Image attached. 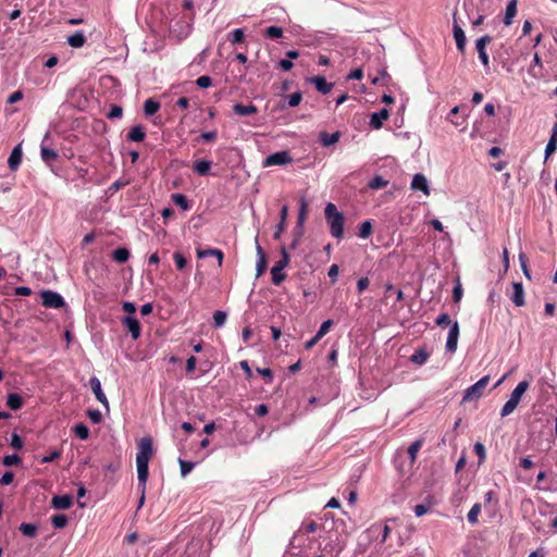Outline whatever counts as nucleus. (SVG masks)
<instances>
[{
    "mask_svg": "<svg viewBox=\"0 0 557 557\" xmlns=\"http://www.w3.org/2000/svg\"><path fill=\"white\" fill-rule=\"evenodd\" d=\"M153 455L152 440L143 437L138 442V451L136 455L137 478L140 485L145 486L149 475V460Z\"/></svg>",
    "mask_w": 557,
    "mask_h": 557,
    "instance_id": "1",
    "label": "nucleus"
},
{
    "mask_svg": "<svg viewBox=\"0 0 557 557\" xmlns=\"http://www.w3.org/2000/svg\"><path fill=\"white\" fill-rule=\"evenodd\" d=\"M325 220L330 226L331 235L337 239L343 238L345 218L336 206L332 202L327 203L324 209Z\"/></svg>",
    "mask_w": 557,
    "mask_h": 557,
    "instance_id": "2",
    "label": "nucleus"
},
{
    "mask_svg": "<svg viewBox=\"0 0 557 557\" xmlns=\"http://www.w3.org/2000/svg\"><path fill=\"white\" fill-rule=\"evenodd\" d=\"M281 259L271 269V281L278 286L285 278L286 274L283 270L289 264L290 257L285 246L281 247Z\"/></svg>",
    "mask_w": 557,
    "mask_h": 557,
    "instance_id": "3",
    "label": "nucleus"
},
{
    "mask_svg": "<svg viewBox=\"0 0 557 557\" xmlns=\"http://www.w3.org/2000/svg\"><path fill=\"white\" fill-rule=\"evenodd\" d=\"M490 382V376L485 375L482 379H480L475 384L468 387L465 392L462 401H472L476 400L480 397H482L487 384Z\"/></svg>",
    "mask_w": 557,
    "mask_h": 557,
    "instance_id": "4",
    "label": "nucleus"
},
{
    "mask_svg": "<svg viewBox=\"0 0 557 557\" xmlns=\"http://www.w3.org/2000/svg\"><path fill=\"white\" fill-rule=\"evenodd\" d=\"M40 297L46 308L59 309L65 305L63 297L52 290H42Z\"/></svg>",
    "mask_w": 557,
    "mask_h": 557,
    "instance_id": "5",
    "label": "nucleus"
},
{
    "mask_svg": "<svg viewBox=\"0 0 557 557\" xmlns=\"http://www.w3.org/2000/svg\"><path fill=\"white\" fill-rule=\"evenodd\" d=\"M292 161L293 158L290 157L289 151L283 150L269 154L263 161V166L285 165Z\"/></svg>",
    "mask_w": 557,
    "mask_h": 557,
    "instance_id": "6",
    "label": "nucleus"
},
{
    "mask_svg": "<svg viewBox=\"0 0 557 557\" xmlns=\"http://www.w3.org/2000/svg\"><path fill=\"white\" fill-rule=\"evenodd\" d=\"M122 325L131 333L133 339H138L141 334L139 320L135 315H126L121 320Z\"/></svg>",
    "mask_w": 557,
    "mask_h": 557,
    "instance_id": "7",
    "label": "nucleus"
},
{
    "mask_svg": "<svg viewBox=\"0 0 557 557\" xmlns=\"http://www.w3.org/2000/svg\"><path fill=\"white\" fill-rule=\"evenodd\" d=\"M492 42V37L490 35H484L481 38H479L475 42V49L479 54V59L481 60L484 67H488L490 60L488 55L486 53V46Z\"/></svg>",
    "mask_w": 557,
    "mask_h": 557,
    "instance_id": "8",
    "label": "nucleus"
},
{
    "mask_svg": "<svg viewBox=\"0 0 557 557\" xmlns=\"http://www.w3.org/2000/svg\"><path fill=\"white\" fill-rule=\"evenodd\" d=\"M89 386L95 394L96 399L101 403L107 409L109 408V401L101 388V382L98 377L92 376L89 380Z\"/></svg>",
    "mask_w": 557,
    "mask_h": 557,
    "instance_id": "9",
    "label": "nucleus"
},
{
    "mask_svg": "<svg viewBox=\"0 0 557 557\" xmlns=\"http://www.w3.org/2000/svg\"><path fill=\"white\" fill-rule=\"evenodd\" d=\"M459 338V324L458 322H454L448 332L447 341H446V349L450 352L456 351L457 344Z\"/></svg>",
    "mask_w": 557,
    "mask_h": 557,
    "instance_id": "10",
    "label": "nucleus"
},
{
    "mask_svg": "<svg viewBox=\"0 0 557 557\" xmlns=\"http://www.w3.org/2000/svg\"><path fill=\"white\" fill-rule=\"evenodd\" d=\"M389 117V111L386 108L381 109L379 112H374L370 119V126L373 129H380L383 126V122Z\"/></svg>",
    "mask_w": 557,
    "mask_h": 557,
    "instance_id": "11",
    "label": "nucleus"
},
{
    "mask_svg": "<svg viewBox=\"0 0 557 557\" xmlns=\"http://www.w3.org/2000/svg\"><path fill=\"white\" fill-rule=\"evenodd\" d=\"M411 189L421 190L424 195L429 196L430 187L426 177L421 173L416 174L411 182Z\"/></svg>",
    "mask_w": 557,
    "mask_h": 557,
    "instance_id": "12",
    "label": "nucleus"
},
{
    "mask_svg": "<svg viewBox=\"0 0 557 557\" xmlns=\"http://www.w3.org/2000/svg\"><path fill=\"white\" fill-rule=\"evenodd\" d=\"M73 504V497L71 495H57L52 497L51 505L53 508L59 510L69 509Z\"/></svg>",
    "mask_w": 557,
    "mask_h": 557,
    "instance_id": "13",
    "label": "nucleus"
},
{
    "mask_svg": "<svg viewBox=\"0 0 557 557\" xmlns=\"http://www.w3.org/2000/svg\"><path fill=\"white\" fill-rule=\"evenodd\" d=\"M512 295L510 296L511 301L517 307H522L524 305V289L523 285L520 282L512 283Z\"/></svg>",
    "mask_w": 557,
    "mask_h": 557,
    "instance_id": "14",
    "label": "nucleus"
},
{
    "mask_svg": "<svg viewBox=\"0 0 557 557\" xmlns=\"http://www.w3.org/2000/svg\"><path fill=\"white\" fill-rule=\"evenodd\" d=\"M197 257L199 259L207 258V257H211V258L215 257L218 259L219 267H221L223 263L224 253L221 249H216V248L197 249Z\"/></svg>",
    "mask_w": 557,
    "mask_h": 557,
    "instance_id": "15",
    "label": "nucleus"
},
{
    "mask_svg": "<svg viewBox=\"0 0 557 557\" xmlns=\"http://www.w3.org/2000/svg\"><path fill=\"white\" fill-rule=\"evenodd\" d=\"M454 16H456V14ZM454 38L457 49L463 53L466 49V35L462 28L457 24L456 17H454Z\"/></svg>",
    "mask_w": 557,
    "mask_h": 557,
    "instance_id": "16",
    "label": "nucleus"
},
{
    "mask_svg": "<svg viewBox=\"0 0 557 557\" xmlns=\"http://www.w3.org/2000/svg\"><path fill=\"white\" fill-rule=\"evenodd\" d=\"M287 216H288V208H287V206H283L281 211H280V222L276 225L275 232L273 234V238L274 239H280L281 238V235H282V233L284 232V230L286 227Z\"/></svg>",
    "mask_w": 557,
    "mask_h": 557,
    "instance_id": "17",
    "label": "nucleus"
},
{
    "mask_svg": "<svg viewBox=\"0 0 557 557\" xmlns=\"http://www.w3.org/2000/svg\"><path fill=\"white\" fill-rule=\"evenodd\" d=\"M22 156H23V152H22V149H21V146H16L14 147V149L12 150L10 157H9V160H8V164H9V168L12 170V171H15L21 162H22Z\"/></svg>",
    "mask_w": 557,
    "mask_h": 557,
    "instance_id": "18",
    "label": "nucleus"
},
{
    "mask_svg": "<svg viewBox=\"0 0 557 557\" xmlns=\"http://www.w3.org/2000/svg\"><path fill=\"white\" fill-rule=\"evenodd\" d=\"M257 277H259L265 272L268 265L267 256L259 244H257Z\"/></svg>",
    "mask_w": 557,
    "mask_h": 557,
    "instance_id": "19",
    "label": "nucleus"
},
{
    "mask_svg": "<svg viewBox=\"0 0 557 557\" xmlns=\"http://www.w3.org/2000/svg\"><path fill=\"white\" fill-rule=\"evenodd\" d=\"M40 156L45 163L51 164L52 162L57 161L59 158V153L57 150L46 147L41 145L40 147Z\"/></svg>",
    "mask_w": 557,
    "mask_h": 557,
    "instance_id": "20",
    "label": "nucleus"
},
{
    "mask_svg": "<svg viewBox=\"0 0 557 557\" xmlns=\"http://www.w3.org/2000/svg\"><path fill=\"white\" fill-rule=\"evenodd\" d=\"M311 82L314 84L317 90L323 95L329 94L333 88V84L327 83L326 79L322 76H314L311 78Z\"/></svg>",
    "mask_w": 557,
    "mask_h": 557,
    "instance_id": "21",
    "label": "nucleus"
},
{
    "mask_svg": "<svg viewBox=\"0 0 557 557\" xmlns=\"http://www.w3.org/2000/svg\"><path fill=\"white\" fill-rule=\"evenodd\" d=\"M233 111L240 116L256 114L258 112V108L255 104L245 106L243 103H236L233 107Z\"/></svg>",
    "mask_w": 557,
    "mask_h": 557,
    "instance_id": "22",
    "label": "nucleus"
},
{
    "mask_svg": "<svg viewBox=\"0 0 557 557\" xmlns=\"http://www.w3.org/2000/svg\"><path fill=\"white\" fill-rule=\"evenodd\" d=\"M145 137H146V132L141 125L133 126L127 134L128 140L137 141V143L143 141L145 139Z\"/></svg>",
    "mask_w": 557,
    "mask_h": 557,
    "instance_id": "23",
    "label": "nucleus"
},
{
    "mask_svg": "<svg viewBox=\"0 0 557 557\" xmlns=\"http://www.w3.org/2000/svg\"><path fill=\"white\" fill-rule=\"evenodd\" d=\"M339 137H341V134L339 132H335V133H326V132H322L320 133V143L324 146V147H329V146H332L334 144H336L338 140H339Z\"/></svg>",
    "mask_w": 557,
    "mask_h": 557,
    "instance_id": "24",
    "label": "nucleus"
},
{
    "mask_svg": "<svg viewBox=\"0 0 557 557\" xmlns=\"http://www.w3.org/2000/svg\"><path fill=\"white\" fill-rule=\"evenodd\" d=\"M23 404H24V400L21 395L16 394V393H10L8 395L7 406L11 410L16 411V410L21 409L23 407Z\"/></svg>",
    "mask_w": 557,
    "mask_h": 557,
    "instance_id": "25",
    "label": "nucleus"
},
{
    "mask_svg": "<svg viewBox=\"0 0 557 557\" xmlns=\"http://www.w3.org/2000/svg\"><path fill=\"white\" fill-rule=\"evenodd\" d=\"M529 386L530 384L528 381H521L511 392L510 398L519 404L522 395L528 391Z\"/></svg>",
    "mask_w": 557,
    "mask_h": 557,
    "instance_id": "26",
    "label": "nucleus"
},
{
    "mask_svg": "<svg viewBox=\"0 0 557 557\" xmlns=\"http://www.w3.org/2000/svg\"><path fill=\"white\" fill-rule=\"evenodd\" d=\"M517 14V0H510L506 5L504 24L509 26Z\"/></svg>",
    "mask_w": 557,
    "mask_h": 557,
    "instance_id": "27",
    "label": "nucleus"
},
{
    "mask_svg": "<svg viewBox=\"0 0 557 557\" xmlns=\"http://www.w3.org/2000/svg\"><path fill=\"white\" fill-rule=\"evenodd\" d=\"M211 169V162L207 160H197L193 164V170L198 175L205 176L209 174V171Z\"/></svg>",
    "mask_w": 557,
    "mask_h": 557,
    "instance_id": "28",
    "label": "nucleus"
},
{
    "mask_svg": "<svg viewBox=\"0 0 557 557\" xmlns=\"http://www.w3.org/2000/svg\"><path fill=\"white\" fill-rule=\"evenodd\" d=\"M307 215H308V202L305 197H301L299 199V212H298V221H297V225L299 227H302V225L307 219Z\"/></svg>",
    "mask_w": 557,
    "mask_h": 557,
    "instance_id": "29",
    "label": "nucleus"
},
{
    "mask_svg": "<svg viewBox=\"0 0 557 557\" xmlns=\"http://www.w3.org/2000/svg\"><path fill=\"white\" fill-rule=\"evenodd\" d=\"M86 37L82 32H76L75 34L67 37V44L73 48H81L85 45Z\"/></svg>",
    "mask_w": 557,
    "mask_h": 557,
    "instance_id": "30",
    "label": "nucleus"
},
{
    "mask_svg": "<svg viewBox=\"0 0 557 557\" xmlns=\"http://www.w3.org/2000/svg\"><path fill=\"white\" fill-rule=\"evenodd\" d=\"M131 257L127 248L120 247L112 252V258L117 263H125Z\"/></svg>",
    "mask_w": 557,
    "mask_h": 557,
    "instance_id": "31",
    "label": "nucleus"
},
{
    "mask_svg": "<svg viewBox=\"0 0 557 557\" xmlns=\"http://www.w3.org/2000/svg\"><path fill=\"white\" fill-rule=\"evenodd\" d=\"M557 149V124L553 128V133L550 135L549 141L545 148V157L548 158L553 154Z\"/></svg>",
    "mask_w": 557,
    "mask_h": 557,
    "instance_id": "32",
    "label": "nucleus"
},
{
    "mask_svg": "<svg viewBox=\"0 0 557 557\" xmlns=\"http://www.w3.org/2000/svg\"><path fill=\"white\" fill-rule=\"evenodd\" d=\"M160 109V103L152 98H149L144 103V112L147 116L156 114Z\"/></svg>",
    "mask_w": 557,
    "mask_h": 557,
    "instance_id": "33",
    "label": "nucleus"
},
{
    "mask_svg": "<svg viewBox=\"0 0 557 557\" xmlns=\"http://www.w3.org/2000/svg\"><path fill=\"white\" fill-rule=\"evenodd\" d=\"M422 445H423V440H417L413 443H411L410 446L408 447V455H409L411 463L416 462L418 453L421 449Z\"/></svg>",
    "mask_w": 557,
    "mask_h": 557,
    "instance_id": "34",
    "label": "nucleus"
},
{
    "mask_svg": "<svg viewBox=\"0 0 557 557\" xmlns=\"http://www.w3.org/2000/svg\"><path fill=\"white\" fill-rule=\"evenodd\" d=\"M388 185V181L383 178L382 176L380 175H375L369 183H368V187L370 189H374V190H377V189H381V188H385L386 186Z\"/></svg>",
    "mask_w": 557,
    "mask_h": 557,
    "instance_id": "35",
    "label": "nucleus"
},
{
    "mask_svg": "<svg viewBox=\"0 0 557 557\" xmlns=\"http://www.w3.org/2000/svg\"><path fill=\"white\" fill-rule=\"evenodd\" d=\"M67 522H69V518L64 513H58V515H53L51 517V524L55 529H62V528L66 527Z\"/></svg>",
    "mask_w": 557,
    "mask_h": 557,
    "instance_id": "36",
    "label": "nucleus"
},
{
    "mask_svg": "<svg viewBox=\"0 0 557 557\" xmlns=\"http://www.w3.org/2000/svg\"><path fill=\"white\" fill-rule=\"evenodd\" d=\"M18 530L22 532L23 535L27 537H35L37 534V525L33 523H21L18 527Z\"/></svg>",
    "mask_w": 557,
    "mask_h": 557,
    "instance_id": "37",
    "label": "nucleus"
},
{
    "mask_svg": "<svg viewBox=\"0 0 557 557\" xmlns=\"http://www.w3.org/2000/svg\"><path fill=\"white\" fill-rule=\"evenodd\" d=\"M428 358L429 354L424 349H418L410 359L413 363L421 366L426 362Z\"/></svg>",
    "mask_w": 557,
    "mask_h": 557,
    "instance_id": "38",
    "label": "nucleus"
},
{
    "mask_svg": "<svg viewBox=\"0 0 557 557\" xmlns=\"http://www.w3.org/2000/svg\"><path fill=\"white\" fill-rule=\"evenodd\" d=\"M73 432L79 440H87L89 437V429L84 423H78L73 428Z\"/></svg>",
    "mask_w": 557,
    "mask_h": 557,
    "instance_id": "39",
    "label": "nucleus"
},
{
    "mask_svg": "<svg viewBox=\"0 0 557 557\" xmlns=\"http://www.w3.org/2000/svg\"><path fill=\"white\" fill-rule=\"evenodd\" d=\"M171 197H172V201L177 207L182 208L183 210L189 209L188 200H187L186 196H184L183 194H173Z\"/></svg>",
    "mask_w": 557,
    "mask_h": 557,
    "instance_id": "40",
    "label": "nucleus"
},
{
    "mask_svg": "<svg viewBox=\"0 0 557 557\" xmlns=\"http://www.w3.org/2000/svg\"><path fill=\"white\" fill-rule=\"evenodd\" d=\"M481 512V504L476 503L472 506V508L470 509V511L468 512V521L471 523V524H475L478 523V517Z\"/></svg>",
    "mask_w": 557,
    "mask_h": 557,
    "instance_id": "41",
    "label": "nucleus"
},
{
    "mask_svg": "<svg viewBox=\"0 0 557 557\" xmlns=\"http://www.w3.org/2000/svg\"><path fill=\"white\" fill-rule=\"evenodd\" d=\"M173 259H174L176 269L180 270V271H183L186 268L187 263H188L187 259L180 251H175L173 253Z\"/></svg>",
    "mask_w": 557,
    "mask_h": 557,
    "instance_id": "42",
    "label": "nucleus"
},
{
    "mask_svg": "<svg viewBox=\"0 0 557 557\" xmlns=\"http://www.w3.org/2000/svg\"><path fill=\"white\" fill-rule=\"evenodd\" d=\"M226 318H227L226 312L221 311V310H216L213 313V326L214 327L223 326L225 324Z\"/></svg>",
    "mask_w": 557,
    "mask_h": 557,
    "instance_id": "43",
    "label": "nucleus"
},
{
    "mask_svg": "<svg viewBox=\"0 0 557 557\" xmlns=\"http://www.w3.org/2000/svg\"><path fill=\"white\" fill-rule=\"evenodd\" d=\"M283 36V29L278 26H269L265 29V37L270 39H278Z\"/></svg>",
    "mask_w": 557,
    "mask_h": 557,
    "instance_id": "44",
    "label": "nucleus"
},
{
    "mask_svg": "<svg viewBox=\"0 0 557 557\" xmlns=\"http://www.w3.org/2000/svg\"><path fill=\"white\" fill-rule=\"evenodd\" d=\"M22 462V459L18 455H7L3 457L2 459V465L5 466V467H13V466H17Z\"/></svg>",
    "mask_w": 557,
    "mask_h": 557,
    "instance_id": "45",
    "label": "nucleus"
},
{
    "mask_svg": "<svg viewBox=\"0 0 557 557\" xmlns=\"http://www.w3.org/2000/svg\"><path fill=\"white\" fill-rule=\"evenodd\" d=\"M518 404L512 400L511 398H509L505 405L503 406V409L500 411V416L504 418V417H507L509 416L511 412L515 411V409L517 408Z\"/></svg>",
    "mask_w": 557,
    "mask_h": 557,
    "instance_id": "46",
    "label": "nucleus"
},
{
    "mask_svg": "<svg viewBox=\"0 0 557 557\" xmlns=\"http://www.w3.org/2000/svg\"><path fill=\"white\" fill-rule=\"evenodd\" d=\"M475 455L479 457V465H482L486 459L485 447L482 443L478 442L473 446Z\"/></svg>",
    "mask_w": 557,
    "mask_h": 557,
    "instance_id": "47",
    "label": "nucleus"
},
{
    "mask_svg": "<svg viewBox=\"0 0 557 557\" xmlns=\"http://www.w3.org/2000/svg\"><path fill=\"white\" fill-rule=\"evenodd\" d=\"M372 234V224L370 221H364L359 227V236L361 238H368Z\"/></svg>",
    "mask_w": 557,
    "mask_h": 557,
    "instance_id": "48",
    "label": "nucleus"
},
{
    "mask_svg": "<svg viewBox=\"0 0 557 557\" xmlns=\"http://www.w3.org/2000/svg\"><path fill=\"white\" fill-rule=\"evenodd\" d=\"M332 325H333V320L329 319V320L324 321L320 325V329L317 332L318 338H322L324 335H326L329 333L330 329L332 327Z\"/></svg>",
    "mask_w": 557,
    "mask_h": 557,
    "instance_id": "49",
    "label": "nucleus"
},
{
    "mask_svg": "<svg viewBox=\"0 0 557 557\" xmlns=\"http://www.w3.org/2000/svg\"><path fill=\"white\" fill-rule=\"evenodd\" d=\"M180 466H181V473L183 476H186L195 467V463L191 461H186L183 459H180Z\"/></svg>",
    "mask_w": 557,
    "mask_h": 557,
    "instance_id": "50",
    "label": "nucleus"
},
{
    "mask_svg": "<svg viewBox=\"0 0 557 557\" xmlns=\"http://www.w3.org/2000/svg\"><path fill=\"white\" fill-rule=\"evenodd\" d=\"M196 84L200 88H208L212 85V79L208 75H202L196 79Z\"/></svg>",
    "mask_w": 557,
    "mask_h": 557,
    "instance_id": "51",
    "label": "nucleus"
},
{
    "mask_svg": "<svg viewBox=\"0 0 557 557\" xmlns=\"http://www.w3.org/2000/svg\"><path fill=\"white\" fill-rule=\"evenodd\" d=\"M301 99H302L301 92H299V91L293 92L288 96V106L297 107L301 102Z\"/></svg>",
    "mask_w": 557,
    "mask_h": 557,
    "instance_id": "52",
    "label": "nucleus"
},
{
    "mask_svg": "<svg viewBox=\"0 0 557 557\" xmlns=\"http://www.w3.org/2000/svg\"><path fill=\"white\" fill-rule=\"evenodd\" d=\"M123 114V110L120 106H111L110 108V111L108 112L107 116L109 119H116V117H121Z\"/></svg>",
    "mask_w": 557,
    "mask_h": 557,
    "instance_id": "53",
    "label": "nucleus"
},
{
    "mask_svg": "<svg viewBox=\"0 0 557 557\" xmlns=\"http://www.w3.org/2000/svg\"><path fill=\"white\" fill-rule=\"evenodd\" d=\"M301 530L306 533H314L318 530V524L314 521H305L301 525Z\"/></svg>",
    "mask_w": 557,
    "mask_h": 557,
    "instance_id": "54",
    "label": "nucleus"
},
{
    "mask_svg": "<svg viewBox=\"0 0 557 557\" xmlns=\"http://www.w3.org/2000/svg\"><path fill=\"white\" fill-rule=\"evenodd\" d=\"M257 372L262 375L268 383L273 381V372L269 368H257Z\"/></svg>",
    "mask_w": 557,
    "mask_h": 557,
    "instance_id": "55",
    "label": "nucleus"
},
{
    "mask_svg": "<svg viewBox=\"0 0 557 557\" xmlns=\"http://www.w3.org/2000/svg\"><path fill=\"white\" fill-rule=\"evenodd\" d=\"M23 440L22 437L16 434V433H13L11 435V446L14 448V449H21L23 447Z\"/></svg>",
    "mask_w": 557,
    "mask_h": 557,
    "instance_id": "56",
    "label": "nucleus"
},
{
    "mask_svg": "<svg viewBox=\"0 0 557 557\" xmlns=\"http://www.w3.org/2000/svg\"><path fill=\"white\" fill-rule=\"evenodd\" d=\"M61 457L60 450H53L49 455L42 457L41 463H49L52 462Z\"/></svg>",
    "mask_w": 557,
    "mask_h": 557,
    "instance_id": "57",
    "label": "nucleus"
},
{
    "mask_svg": "<svg viewBox=\"0 0 557 557\" xmlns=\"http://www.w3.org/2000/svg\"><path fill=\"white\" fill-rule=\"evenodd\" d=\"M435 323L442 327L447 326L451 323L450 317L447 313H442L437 317Z\"/></svg>",
    "mask_w": 557,
    "mask_h": 557,
    "instance_id": "58",
    "label": "nucleus"
},
{
    "mask_svg": "<svg viewBox=\"0 0 557 557\" xmlns=\"http://www.w3.org/2000/svg\"><path fill=\"white\" fill-rule=\"evenodd\" d=\"M87 414L94 423H100L102 420V414L99 410L89 409Z\"/></svg>",
    "mask_w": 557,
    "mask_h": 557,
    "instance_id": "59",
    "label": "nucleus"
},
{
    "mask_svg": "<svg viewBox=\"0 0 557 557\" xmlns=\"http://www.w3.org/2000/svg\"><path fill=\"white\" fill-rule=\"evenodd\" d=\"M232 42L240 44L244 41V32L240 28L234 29L232 33Z\"/></svg>",
    "mask_w": 557,
    "mask_h": 557,
    "instance_id": "60",
    "label": "nucleus"
},
{
    "mask_svg": "<svg viewBox=\"0 0 557 557\" xmlns=\"http://www.w3.org/2000/svg\"><path fill=\"white\" fill-rule=\"evenodd\" d=\"M218 137L216 131L205 132L200 135V139L207 143L214 141Z\"/></svg>",
    "mask_w": 557,
    "mask_h": 557,
    "instance_id": "61",
    "label": "nucleus"
},
{
    "mask_svg": "<svg viewBox=\"0 0 557 557\" xmlns=\"http://www.w3.org/2000/svg\"><path fill=\"white\" fill-rule=\"evenodd\" d=\"M123 310L127 313V315H135L136 306L134 302L124 301L122 305Z\"/></svg>",
    "mask_w": 557,
    "mask_h": 557,
    "instance_id": "62",
    "label": "nucleus"
},
{
    "mask_svg": "<svg viewBox=\"0 0 557 557\" xmlns=\"http://www.w3.org/2000/svg\"><path fill=\"white\" fill-rule=\"evenodd\" d=\"M14 480V473L12 471H5L2 475V478L0 479V483L2 485H9L13 482Z\"/></svg>",
    "mask_w": 557,
    "mask_h": 557,
    "instance_id": "63",
    "label": "nucleus"
},
{
    "mask_svg": "<svg viewBox=\"0 0 557 557\" xmlns=\"http://www.w3.org/2000/svg\"><path fill=\"white\" fill-rule=\"evenodd\" d=\"M369 284H370V281L368 277H361L360 280H358V282H357L358 293L359 294L363 293L369 287Z\"/></svg>",
    "mask_w": 557,
    "mask_h": 557,
    "instance_id": "64",
    "label": "nucleus"
}]
</instances>
